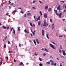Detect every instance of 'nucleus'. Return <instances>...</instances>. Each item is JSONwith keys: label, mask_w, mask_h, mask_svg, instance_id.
<instances>
[{"label": "nucleus", "mask_w": 66, "mask_h": 66, "mask_svg": "<svg viewBox=\"0 0 66 66\" xmlns=\"http://www.w3.org/2000/svg\"><path fill=\"white\" fill-rule=\"evenodd\" d=\"M26 32L27 33H29V32L28 31H26Z\"/></svg>", "instance_id": "338daca9"}, {"label": "nucleus", "mask_w": 66, "mask_h": 66, "mask_svg": "<svg viewBox=\"0 0 66 66\" xmlns=\"http://www.w3.org/2000/svg\"><path fill=\"white\" fill-rule=\"evenodd\" d=\"M35 24H34L33 25H32V27H35Z\"/></svg>", "instance_id": "09e8293b"}, {"label": "nucleus", "mask_w": 66, "mask_h": 66, "mask_svg": "<svg viewBox=\"0 0 66 66\" xmlns=\"http://www.w3.org/2000/svg\"><path fill=\"white\" fill-rule=\"evenodd\" d=\"M39 13H40V14H41V15L42 16H43V14H42V12L40 11Z\"/></svg>", "instance_id": "5701e85b"}, {"label": "nucleus", "mask_w": 66, "mask_h": 66, "mask_svg": "<svg viewBox=\"0 0 66 66\" xmlns=\"http://www.w3.org/2000/svg\"><path fill=\"white\" fill-rule=\"evenodd\" d=\"M19 46L20 47L21 46V44H19Z\"/></svg>", "instance_id": "6e6d98bb"}, {"label": "nucleus", "mask_w": 66, "mask_h": 66, "mask_svg": "<svg viewBox=\"0 0 66 66\" xmlns=\"http://www.w3.org/2000/svg\"><path fill=\"white\" fill-rule=\"evenodd\" d=\"M61 5H59L57 8V10H59V12L61 11Z\"/></svg>", "instance_id": "7ed1b4c3"}, {"label": "nucleus", "mask_w": 66, "mask_h": 66, "mask_svg": "<svg viewBox=\"0 0 66 66\" xmlns=\"http://www.w3.org/2000/svg\"><path fill=\"white\" fill-rule=\"evenodd\" d=\"M9 13H6V15H9Z\"/></svg>", "instance_id": "680f3d73"}, {"label": "nucleus", "mask_w": 66, "mask_h": 66, "mask_svg": "<svg viewBox=\"0 0 66 66\" xmlns=\"http://www.w3.org/2000/svg\"><path fill=\"white\" fill-rule=\"evenodd\" d=\"M36 42L37 44H39V43L38 42V39H37L36 40Z\"/></svg>", "instance_id": "4468645a"}, {"label": "nucleus", "mask_w": 66, "mask_h": 66, "mask_svg": "<svg viewBox=\"0 0 66 66\" xmlns=\"http://www.w3.org/2000/svg\"><path fill=\"white\" fill-rule=\"evenodd\" d=\"M34 42L35 44V45H36V43L35 41L34 40Z\"/></svg>", "instance_id": "6ab92c4d"}, {"label": "nucleus", "mask_w": 66, "mask_h": 66, "mask_svg": "<svg viewBox=\"0 0 66 66\" xmlns=\"http://www.w3.org/2000/svg\"><path fill=\"white\" fill-rule=\"evenodd\" d=\"M11 29V31H12V29L13 30H14V29H13V28H10Z\"/></svg>", "instance_id": "a19ab883"}, {"label": "nucleus", "mask_w": 66, "mask_h": 66, "mask_svg": "<svg viewBox=\"0 0 66 66\" xmlns=\"http://www.w3.org/2000/svg\"><path fill=\"white\" fill-rule=\"evenodd\" d=\"M62 51L63 52V53H65V52L64 51H63V50H62Z\"/></svg>", "instance_id": "c85d7f7f"}, {"label": "nucleus", "mask_w": 66, "mask_h": 66, "mask_svg": "<svg viewBox=\"0 0 66 66\" xmlns=\"http://www.w3.org/2000/svg\"><path fill=\"white\" fill-rule=\"evenodd\" d=\"M2 64V61L1 60V62H0V64L1 65Z\"/></svg>", "instance_id": "4be33fe9"}, {"label": "nucleus", "mask_w": 66, "mask_h": 66, "mask_svg": "<svg viewBox=\"0 0 66 66\" xmlns=\"http://www.w3.org/2000/svg\"><path fill=\"white\" fill-rule=\"evenodd\" d=\"M44 17L45 18H47V14H44Z\"/></svg>", "instance_id": "6e6552de"}, {"label": "nucleus", "mask_w": 66, "mask_h": 66, "mask_svg": "<svg viewBox=\"0 0 66 66\" xmlns=\"http://www.w3.org/2000/svg\"><path fill=\"white\" fill-rule=\"evenodd\" d=\"M63 54L64 55H66V54L65 53H63Z\"/></svg>", "instance_id": "3c124183"}, {"label": "nucleus", "mask_w": 66, "mask_h": 66, "mask_svg": "<svg viewBox=\"0 0 66 66\" xmlns=\"http://www.w3.org/2000/svg\"><path fill=\"white\" fill-rule=\"evenodd\" d=\"M9 53H12V52H13V51H9Z\"/></svg>", "instance_id": "b1692460"}, {"label": "nucleus", "mask_w": 66, "mask_h": 66, "mask_svg": "<svg viewBox=\"0 0 66 66\" xmlns=\"http://www.w3.org/2000/svg\"><path fill=\"white\" fill-rule=\"evenodd\" d=\"M60 49H62V46H61V45H60Z\"/></svg>", "instance_id": "ea45409f"}, {"label": "nucleus", "mask_w": 66, "mask_h": 66, "mask_svg": "<svg viewBox=\"0 0 66 66\" xmlns=\"http://www.w3.org/2000/svg\"><path fill=\"white\" fill-rule=\"evenodd\" d=\"M21 13H22V14H23V12L22 11H21Z\"/></svg>", "instance_id": "49530a36"}, {"label": "nucleus", "mask_w": 66, "mask_h": 66, "mask_svg": "<svg viewBox=\"0 0 66 66\" xmlns=\"http://www.w3.org/2000/svg\"><path fill=\"white\" fill-rule=\"evenodd\" d=\"M31 15V14L30 13H28L27 14V16H30Z\"/></svg>", "instance_id": "f8f14e48"}, {"label": "nucleus", "mask_w": 66, "mask_h": 66, "mask_svg": "<svg viewBox=\"0 0 66 66\" xmlns=\"http://www.w3.org/2000/svg\"><path fill=\"white\" fill-rule=\"evenodd\" d=\"M9 4H10L11 3V2L10 1H9Z\"/></svg>", "instance_id": "e2e57ef3"}, {"label": "nucleus", "mask_w": 66, "mask_h": 66, "mask_svg": "<svg viewBox=\"0 0 66 66\" xmlns=\"http://www.w3.org/2000/svg\"><path fill=\"white\" fill-rule=\"evenodd\" d=\"M9 28H10L9 27H8L7 28V29H9Z\"/></svg>", "instance_id": "774afa93"}, {"label": "nucleus", "mask_w": 66, "mask_h": 66, "mask_svg": "<svg viewBox=\"0 0 66 66\" xmlns=\"http://www.w3.org/2000/svg\"><path fill=\"white\" fill-rule=\"evenodd\" d=\"M46 37H47L48 39H49V37H48V34L46 35Z\"/></svg>", "instance_id": "bb28decb"}, {"label": "nucleus", "mask_w": 66, "mask_h": 66, "mask_svg": "<svg viewBox=\"0 0 66 66\" xmlns=\"http://www.w3.org/2000/svg\"><path fill=\"white\" fill-rule=\"evenodd\" d=\"M33 9H36V8L35 7H32Z\"/></svg>", "instance_id": "37998d69"}, {"label": "nucleus", "mask_w": 66, "mask_h": 66, "mask_svg": "<svg viewBox=\"0 0 66 66\" xmlns=\"http://www.w3.org/2000/svg\"><path fill=\"white\" fill-rule=\"evenodd\" d=\"M59 51L60 52V53H62V51H61V50H60V49L59 50Z\"/></svg>", "instance_id": "393cba45"}, {"label": "nucleus", "mask_w": 66, "mask_h": 66, "mask_svg": "<svg viewBox=\"0 0 66 66\" xmlns=\"http://www.w3.org/2000/svg\"><path fill=\"white\" fill-rule=\"evenodd\" d=\"M13 31L14 34H15V30H13Z\"/></svg>", "instance_id": "f704fd0d"}, {"label": "nucleus", "mask_w": 66, "mask_h": 66, "mask_svg": "<svg viewBox=\"0 0 66 66\" xmlns=\"http://www.w3.org/2000/svg\"><path fill=\"white\" fill-rule=\"evenodd\" d=\"M50 57L51 59H53V57H52V56H50Z\"/></svg>", "instance_id": "13d9d810"}, {"label": "nucleus", "mask_w": 66, "mask_h": 66, "mask_svg": "<svg viewBox=\"0 0 66 66\" xmlns=\"http://www.w3.org/2000/svg\"><path fill=\"white\" fill-rule=\"evenodd\" d=\"M63 36H59V37H62Z\"/></svg>", "instance_id": "0e129e2a"}, {"label": "nucleus", "mask_w": 66, "mask_h": 66, "mask_svg": "<svg viewBox=\"0 0 66 66\" xmlns=\"http://www.w3.org/2000/svg\"><path fill=\"white\" fill-rule=\"evenodd\" d=\"M52 28L54 30V24H53L52 26Z\"/></svg>", "instance_id": "423d86ee"}, {"label": "nucleus", "mask_w": 66, "mask_h": 66, "mask_svg": "<svg viewBox=\"0 0 66 66\" xmlns=\"http://www.w3.org/2000/svg\"><path fill=\"white\" fill-rule=\"evenodd\" d=\"M46 64H50V61H49L48 62H47L46 63Z\"/></svg>", "instance_id": "2eb2a0df"}, {"label": "nucleus", "mask_w": 66, "mask_h": 66, "mask_svg": "<svg viewBox=\"0 0 66 66\" xmlns=\"http://www.w3.org/2000/svg\"><path fill=\"white\" fill-rule=\"evenodd\" d=\"M48 9V6H45V10H47V9Z\"/></svg>", "instance_id": "9d476101"}, {"label": "nucleus", "mask_w": 66, "mask_h": 66, "mask_svg": "<svg viewBox=\"0 0 66 66\" xmlns=\"http://www.w3.org/2000/svg\"><path fill=\"white\" fill-rule=\"evenodd\" d=\"M39 65L40 66H42L43 64L42 63H40L39 64Z\"/></svg>", "instance_id": "cd10ccee"}, {"label": "nucleus", "mask_w": 66, "mask_h": 66, "mask_svg": "<svg viewBox=\"0 0 66 66\" xmlns=\"http://www.w3.org/2000/svg\"><path fill=\"white\" fill-rule=\"evenodd\" d=\"M43 56H45L46 55V54L45 53H44L43 54Z\"/></svg>", "instance_id": "de8ad7c7"}, {"label": "nucleus", "mask_w": 66, "mask_h": 66, "mask_svg": "<svg viewBox=\"0 0 66 66\" xmlns=\"http://www.w3.org/2000/svg\"><path fill=\"white\" fill-rule=\"evenodd\" d=\"M4 47L5 48H6V45H5V44L4 45Z\"/></svg>", "instance_id": "2f4dec72"}, {"label": "nucleus", "mask_w": 66, "mask_h": 66, "mask_svg": "<svg viewBox=\"0 0 66 66\" xmlns=\"http://www.w3.org/2000/svg\"><path fill=\"white\" fill-rule=\"evenodd\" d=\"M39 59L40 61H42V59H41V58H40V57H39Z\"/></svg>", "instance_id": "412c9836"}, {"label": "nucleus", "mask_w": 66, "mask_h": 66, "mask_svg": "<svg viewBox=\"0 0 66 66\" xmlns=\"http://www.w3.org/2000/svg\"><path fill=\"white\" fill-rule=\"evenodd\" d=\"M60 2L61 3H64V2H64V1H61Z\"/></svg>", "instance_id": "72a5a7b5"}, {"label": "nucleus", "mask_w": 66, "mask_h": 66, "mask_svg": "<svg viewBox=\"0 0 66 66\" xmlns=\"http://www.w3.org/2000/svg\"><path fill=\"white\" fill-rule=\"evenodd\" d=\"M35 2V1H33V3H34Z\"/></svg>", "instance_id": "603ef678"}, {"label": "nucleus", "mask_w": 66, "mask_h": 66, "mask_svg": "<svg viewBox=\"0 0 66 66\" xmlns=\"http://www.w3.org/2000/svg\"><path fill=\"white\" fill-rule=\"evenodd\" d=\"M54 12H55V14H57V11L56 10H54Z\"/></svg>", "instance_id": "dca6fc26"}, {"label": "nucleus", "mask_w": 66, "mask_h": 66, "mask_svg": "<svg viewBox=\"0 0 66 66\" xmlns=\"http://www.w3.org/2000/svg\"><path fill=\"white\" fill-rule=\"evenodd\" d=\"M32 34L34 36V35H35V32H32Z\"/></svg>", "instance_id": "c03bdc74"}, {"label": "nucleus", "mask_w": 66, "mask_h": 66, "mask_svg": "<svg viewBox=\"0 0 66 66\" xmlns=\"http://www.w3.org/2000/svg\"><path fill=\"white\" fill-rule=\"evenodd\" d=\"M40 16H39L38 17V18H36V19L35 20L36 21H38V20H40Z\"/></svg>", "instance_id": "20e7f679"}, {"label": "nucleus", "mask_w": 66, "mask_h": 66, "mask_svg": "<svg viewBox=\"0 0 66 66\" xmlns=\"http://www.w3.org/2000/svg\"><path fill=\"white\" fill-rule=\"evenodd\" d=\"M50 22H52V20L51 19L50 20Z\"/></svg>", "instance_id": "69168bd1"}, {"label": "nucleus", "mask_w": 66, "mask_h": 66, "mask_svg": "<svg viewBox=\"0 0 66 66\" xmlns=\"http://www.w3.org/2000/svg\"><path fill=\"white\" fill-rule=\"evenodd\" d=\"M39 2L40 3H43V2H41V1H39Z\"/></svg>", "instance_id": "5fc2aeb1"}, {"label": "nucleus", "mask_w": 66, "mask_h": 66, "mask_svg": "<svg viewBox=\"0 0 66 66\" xmlns=\"http://www.w3.org/2000/svg\"><path fill=\"white\" fill-rule=\"evenodd\" d=\"M40 24H41V21H40L38 23V25L40 26Z\"/></svg>", "instance_id": "1a4fd4ad"}, {"label": "nucleus", "mask_w": 66, "mask_h": 66, "mask_svg": "<svg viewBox=\"0 0 66 66\" xmlns=\"http://www.w3.org/2000/svg\"><path fill=\"white\" fill-rule=\"evenodd\" d=\"M30 35L31 37H33V35H32V34H30Z\"/></svg>", "instance_id": "79ce46f5"}, {"label": "nucleus", "mask_w": 66, "mask_h": 66, "mask_svg": "<svg viewBox=\"0 0 66 66\" xmlns=\"http://www.w3.org/2000/svg\"><path fill=\"white\" fill-rule=\"evenodd\" d=\"M62 13H60V14H59V17L60 18V17H61V16H62Z\"/></svg>", "instance_id": "ddd939ff"}, {"label": "nucleus", "mask_w": 66, "mask_h": 66, "mask_svg": "<svg viewBox=\"0 0 66 66\" xmlns=\"http://www.w3.org/2000/svg\"><path fill=\"white\" fill-rule=\"evenodd\" d=\"M8 44H11V42H10V41H8Z\"/></svg>", "instance_id": "7c9ffc66"}, {"label": "nucleus", "mask_w": 66, "mask_h": 66, "mask_svg": "<svg viewBox=\"0 0 66 66\" xmlns=\"http://www.w3.org/2000/svg\"><path fill=\"white\" fill-rule=\"evenodd\" d=\"M50 61L51 62V63H53V61L52 60H50Z\"/></svg>", "instance_id": "4c0bfd02"}, {"label": "nucleus", "mask_w": 66, "mask_h": 66, "mask_svg": "<svg viewBox=\"0 0 66 66\" xmlns=\"http://www.w3.org/2000/svg\"><path fill=\"white\" fill-rule=\"evenodd\" d=\"M45 49L46 51V52H48V50H47L46 48H45Z\"/></svg>", "instance_id": "c9c22d12"}, {"label": "nucleus", "mask_w": 66, "mask_h": 66, "mask_svg": "<svg viewBox=\"0 0 66 66\" xmlns=\"http://www.w3.org/2000/svg\"><path fill=\"white\" fill-rule=\"evenodd\" d=\"M14 62H16V60L15 59H14Z\"/></svg>", "instance_id": "4d7b16f0"}, {"label": "nucleus", "mask_w": 66, "mask_h": 66, "mask_svg": "<svg viewBox=\"0 0 66 66\" xmlns=\"http://www.w3.org/2000/svg\"><path fill=\"white\" fill-rule=\"evenodd\" d=\"M51 65H54V63H52L51 64Z\"/></svg>", "instance_id": "052dcab7"}, {"label": "nucleus", "mask_w": 66, "mask_h": 66, "mask_svg": "<svg viewBox=\"0 0 66 66\" xmlns=\"http://www.w3.org/2000/svg\"><path fill=\"white\" fill-rule=\"evenodd\" d=\"M30 24L31 26V27H32L33 26H32V24L31 22H30Z\"/></svg>", "instance_id": "aec40b11"}, {"label": "nucleus", "mask_w": 66, "mask_h": 66, "mask_svg": "<svg viewBox=\"0 0 66 66\" xmlns=\"http://www.w3.org/2000/svg\"><path fill=\"white\" fill-rule=\"evenodd\" d=\"M42 35L44 36L45 35V32H44V30L43 29L42 30Z\"/></svg>", "instance_id": "39448f33"}, {"label": "nucleus", "mask_w": 66, "mask_h": 66, "mask_svg": "<svg viewBox=\"0 0 66 66\" xmlns=\"http://www.w3.org/2000/svg\"><path fill=\"white\" fill-rule=\"evenodd\" d=\"M54 65L55 66H56V63H54Z\"/></svg>", "instance_id": "a18cd8bd"}, {"label": "nucleus", "mask_w": 66, "mask_h": 66, "mask_svg": "<svg viewBox=\"0 0 66 66\" xmlns=\"http://www.w3.org/2000/svg\"><path fill=\"white\" fill-rule=\"evenodd\" d=\"M51 10H52L51 8H49V9L48 10V12H49L51 11Z\"/></svg>", "instance_id": "9b49d317"}, {"label": "nucleus", "mask_w": 66, "mask_h": 66, "mask_svg": "<svg viewBox=\"0 0 66 66\" xmlns=\"http://www.w3.org/2000/svg\"><path fill=\"white\" fill-rule=\"evenodd\" d=\"M14 4V3H12L10 4V5H13Z\"/></svg>", "instance_id": "bf43d9fd"}, {"label": "nucleus", "mask_w": 66, "mask_h": 66, "mask_svg": "<svg viewBox=\"0 0 66 66\" xmlns=\"http://www.w3.org/2000/svg\"><path fill=\"white\" fill-rule=\"evenodd\" d=\"M36 52H35V53L34 54L35 55H37V54H36Z\"/></svg>", "instance_id": "8fccbe9b"}, {"label": "nucleus", "mask_w": 66, "mask_h": 66, "mask_svg": "<svg viewBox=\"0 0 66 66\" xmlns=\"http://www.w3.org/2000/svg\"><path fill=\"white\" fill-rule=\"evenodd\" d=\"M5 58L6 59H7V60H8L9 59V57H8L7 56L5 57Z\"/></svg>", "instance_id": "c756f323"}, {"label": "nucleus", "mask_w": 66, "mask_h": 66, "mask_svg": "<svg viewBox=\"0 0 66 66\" xmlns=\"http://www.w3.org/2000/svg\"><path fill=\"white\" fill-rule=\"evenodd\" d=\"M48 23H46V21L44 20V24L43 26H46V27H47V26H48Z\"/></svg>", "instance_id": "f257e3e1"}, {"label": "nucleus", "mask_w": 66, "mask_h": 66, "mask_svg": "<svg viewBox=\"0 0 66 66\" xmlns=\"http://www.w3.org/2000/svg\"><path fill=\"white\" fill-rule=\"evenodd\" d=\"M16 10H14V11H13V12H12V14H13V15H15V12H16Z\"/></svg>", "instance_id": "0eeeda50"}, {"label": "nucleus", "mask_w": 66, "mask_h": 66, "mask_svg": "<svg viewBox=\"0 0 66 66\" xmlns=\"http://www.w3.org/2000/svg\"><path fill=\"white\" fill-rule=\"evenodd\" d=\"M52 43H53V44H54V45H56V44H55V43L53 42H52Z\"/></svg>", "instance_id": "e433bc0d"}, {"label": "nucleus", "mask_w": 66, "mask_h": 66, "mask_svg": "<svg viewBox=\"0 0 66 66\" xmlns=\"http://www.w3.org/2000/svg\"><path fill=\"white\" fill-rule=\"evenodd\" d=\"M50 46L53 49H55V47L52 44H50Z\"/></svg>", "instance_id": "f03ea898"}, {"label": "nucleus", "mask_w": 66, "mask_h": 66, "mask_svg": "<svg viewBox=\"0 0 66 66\" xmlns=\"http://www.w3.org/2000/svg\"><path fill=\"white\" fill-rule=\"evenodd\" d=\"M18 31H20V29H19L20 28V27H18Z\"/></svg>", "instance_id": "a878e982"}, {"label": "nucleus", "mask_w": 66, "mask_h": 66, "mask_svg": "<svg viewBox=\"0 0 66 66\" xmlns=\"http://www.w3.org/2000/svg\"><path fill=\"white\" fill-rule=\"evenodd\" d=\"M7 38V36H6L5 38L4 39H5V40H6V38Z\"/></svg>", "instance_id": "473e14b6"}, {"label": "nucleus", "mask_w": 66, "mask_h": 66, "mask_svg": "<svg viewBox=\"0 0 66 66\" xmlns=\"http://www.w3.org/2000/svg\"><path fill=\"white\" fill-rule=\"evenodd\" d=\"M42 50H43L44 51H45V49H44V48H42Z\"/></svg>", "instance_id": "864d4df0"}, {"label": "nucleus", "mask_w": 66, "mask_h": 66, "mask_svg": "<svg viewBox=\"0 0 66 66\" xmlns=\"http://www.w3.org/2000/svg\"><path fill=\"white\" fill-rule=\"evenodd\" d=\"M3 28L4 29H6V27H5V26H3Z\"/></svg>", "instance_id": "a211bd4d"}, {"label": "nucleus", "mask_w": 66, "mask_h": 66, "mask_svg": "<svg viewBox=\"0 0 66 66\" xmlns=\"http://www.w3.org/2000/svg\"><path fill=\"white\" fill-rule=\"evenodd\" d=\"M20 65H23V63L22 62H21L19 64Z\"/></svg>", "instance_id": "f3484780"}, {"label": "nucleus", "mask_w": 66, "mask_h": 66, "mask_svg": "<svg viewBox=\"0 0 66 66\" xmlns=\"http://www.w3.org/2000/svg\"><path fill=\"white\" fill-rule=\"evenodd\" d=\"M24 17H27V15H26V14H24Z\"/></svg>", "instance_id": "58836bf2"}]
</instances>
